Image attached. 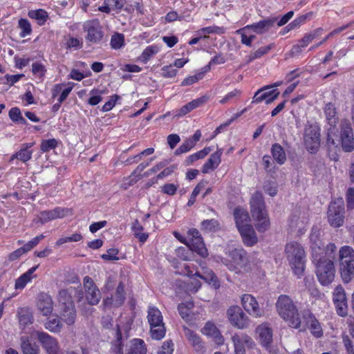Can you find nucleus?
I'll list each match as a JSON object with an SVG mask.
<instances>
[{
  "mask_svg": "<svg viewBox=\"0 0 354 354\" xmlns=\"http://www.w3.org/2000/svg\"><path fill=\"white\" fill-rule=\"evenodd\" d=\"M115 339L111 342V352L113 354H147V347L145 342L141 339H133L125 346L122 342V335L118 324L113 328Z\"/></svg>",
  "mask_w": 354,
  "mask_h": 354,
  "instance_id": "f257e3e1",
  "label": "nucleus"
},
{
  "mask_svg": "<svg viewBox=\"0 0 354 354\" xmlns=\"http://www.w3.org/2000/svg\"><path fill=\"white\" fill-rule=\"evenodd\" d=\"M276 308L279 315L286 321L289 325L294 328H299L301 326V319L299 317L298 310L292 299L287 295L279 296Z\"/></svg>",
  "mask_w": 354,
  "mask_h": 354,
  "instance_id": "f03ea898",
  "label": "nucleus"
},
{
  "mask_svg": "<svg viewBox=\"0 0 354 354\" xmlns=\"http://www.w3.org/2000/svg\"><path fill=\"white\" fill-rule=\"evenodd\" d=\"M250 208L252 216L257 223L255 226L260 232L266 231L270 226L268 214L265 209V203L261 192H256L250 199Z\"/></svg>",
  "mask_w": 354,
  "mask_h": 354,
  "instance_id": "7ed1b4c3",
  "label": "nucleus"
},
{
  "mask_svg": "<svg viewBox=\"0 0 354 354\" xmlns=\"http://www.w3.org/2000/svg\"><path fill=\"white\" fill-rule=\"evenodd\" d=\"M285 252L294 273L299 277L302 275L306 262L303 247L297 242H291L286 244Z\"/></svg>",
  "mask_w": 354,
  "mask_h": 354,
  "instance_id": "20e7f679",
  "label": "nucleus"
},
{
  "mask_svg": "<svg viewBox=\"0 0 354 354\" xmlns=\"http://www.w3.org/2000/svg\"><path fill=\"white\" fill-rule=\"evenodd\" d=\"M339 272L344 283H348L354 278V250L344 245L339 251Z\"/></svg>",
  "mask_w": 354,
  "mask_h": 354,
  "instance_id": "39448f33",
  "label": "nucleus"
},
{
  "mask_svg": "<svg viewBox=\"0 0 354 354\" xmlns=\"http://www.w3.org/2000/svg\"><path fill=\"white\" fill-rule=\"evenodd\" d=\"M313 261L316 262V274L319 281L324 286L330 283L334 280L335 273L333 261L324 254L319 255Z\"/></svg>",
  "mask_w": 354,
  "mask_h": 354,
  "instance_id": "423d86ee",
  "label": "nucleus"
},
{
  "mask_svg": "<svg viewBox=\"0 0 354 354\" xmlns=\"http://www.w3.org/2000/svg\"><path fill=\"white\" fill-rule=\"evenodd\" d=\"M147 320L150 325L152 339L157 340L162 339L165 335L166 329L160 310L155 306H149L147 310Z\"/></svg>",
  "mask_w": 354,
  "mask_h": 354,
  "instance_id": "0eeeda50",
  "label": "nucleus"
},
{
  "mask_svg": "<svg viewBox=\"0 0 354 354\" xmlns=\"http://www.w3.org/2000/svg\"><path fill=\"white\" fill-rule=\"evenodd\" d=\"M83 30L87 32L86 40L91 44H100L104 35L102 26L97 19L85 21Z\"/></svg>",
  "mask_w": 354,
  "mask_h": 354,
  "instance_id": "6e6552de",
  "label": "nucleus"
},
{
  "mask_svg": "<svg viewBox=\"0 0 354 354\" xmlns=\"http://www.w3.org/2000/svg\"><path fill=\"white\" fill-rule=\"evenodd\" d=\"M185 244L191 250L196 252L201 257L203 258L207 257V250L197 229L192 228L188 231V236Z\"/></svg>",
  "mask_w": 354,
  "mask_h": 354,
  "instance_id": "1a4fd4ad",
  "label": "nucleus"
},
{
  "mask_svg": "<svg viewBox=\"0 0 354 354\" xmlns=\"http://www.w3.org/2000/svg\"><path fill=\"white\" fill-rule=\"evenodd\" d=\"M231 263L226 264L229 270H234L236 273L241 272V270H246L249 265V260L247 252L239 248H235L230 252Z\"/></svg>",
  "mask_w": 354,
  "mask_h": 354,
  "instance_id": "9d476101",
  "label": "nucleus"
},
{
  "mask_svg": "<svg viewBox=\"0 0 354 354\" xmlns=\"http://www.w3.org/2000/svg\"><path fill=\"white\" fill-rule=\"evenodd\" d=\"M304 140L306 149L311 153H316L320 145L319 128L312 124L306 127Z\"/></svg>",
  "mask_w": 354,
  "mask_h": 354,
  "instance_id": "9b49d317",
  "label": "nucleus"
},
{
  "mask_svg": "<svg viewBox=\"0 0 354 354\" xmlns=\"http://www.w3.org/2000/svg\"><path fill=\"white\" fill-rule=\"evenodd\" d=\"M344 212V206L342 203H330L327 212L328 221L330 225L333 227H339L343 225Z\"/></svg>",
  "mask_w": 354,
  "mask_h": 354,
  "instance_id": "f8f14e48",
  "label": "nucleus"
},
{
  "mask_svg": "<svg viewBox=\"0 0 354 354\" xmlns=\"http://www.w3.org/2000/svg\"><path fill=\"white\" fill-rule=\"evenodd\" d=\"M227 315L233 326L239 329H243L248 326L249 319L239 306L230 307L227 310Z\"/></svg>",
  "mask_w": 354,
  "mask_h": 354,
  "instance_id": "ddd939ff",
  "label": "nucleus"
},
{
  "mask_svg": "<svg viewBox=\"0 0 354 354\" xmlns=\"http://www.w3.org/2000/svg\"><path fill=\"white\" fill-rule=\"evenodd\" d=\"M38 341L48 354H62L57 340L43 331L35 330Z\"/></svg>",
  "mask_w": 354,
  "mask_h": 354,
  "instance_id": "4468645a",
  "label": "nucleus"
},
{
  "mask_svg": "<svg viewBox=\"0 0 354 354\" xmlns=\"http://www.w3.org/2000/svg\"><path fill=\"white\" fill-rule=\"evenodd\" d=\"M333 301L338 315L346 317L348 314V304L345 290L342 286H337L333 293Z\"/></svg>",
  "mask_w": 354,
  "mask_h": 354,
  "instance_id": "2eb2a0df",
  "label": "nucleus"
},
{
  "mask_svg": "<svg viewBox=\"0 0 354 354\" xmlns=\"http://www.w3.org/2000/svg\"><path fill=\"white\" fill-rule=\"evenodd\" d=\"M340 142L342 149L345 152H351L354 149V138L353 129L347 121L341 123Z\"/></svg>",
  "mask_w": 354,
  "mask_h": 354,
  "instance_id": "dca6fc26",
  "label": "nucleus"
},
{
  "mask_svg": "<svg viewBox=\"0 0 354 354\" xmlns=\"http://www.w3.org/2000/svg\"><path fill=\"white\" fill-rule=\"evenodd\" d=\"M84 288L88 304L97 305L101 299V292L91 277L86 276L84 278Z\"/></svg>",
  "mask_w": 354,
  "mask_h": 354,
  "instance_id": "f3484780",
  "label": "nucleus"
},
{
  "mask_svg": "<svg viewBox=\"0 0 354 354\" xmlns=\"http://www.w3.org/2000/svg\"><path fill=\"white\" fill-rule=\"evenodd\" d=\"M125 299L124 286L122 282H120L115 290L114 295L107 297L103 300V306L105 308H118L124 304Z\"/></svg>",
  "mask_w": 354,
  "mask_h": 354,
  "instance_id": "a211bd4d",
  "label": "nucleus"
},
{
  "mask_svg": "<svg viewBox=\"0 0 354 354\" xmlns=\"http://www.w3.org/2000/svg\"><path fill=\"white\" fill-rule=\"evenodd\" d=\"M243 308L251 315L259 317L263 315V310L259 308V303L254 297L250 294H244L241 297Z\"/></svg>",
  "mask_w": 354,
  "mask_h": 354,
  "instance_id": "6ab92c4d",
  "label": "nucleus"
},
{
  "mask_svg": "<svg viewBox=\"0 0 354 354\" xmlns=\"http://www.w3.org/2000/svg\"><path fill=\"white\" fill-rule=\"evenodd\" d=\"M235 354H245L244 344L251 348L254 344L252 339L245 333H235L232 337Z\"/></svg>",
  "mask_w": 354,
  "mask_h": 354,
  "instance_id": "aec40b11",
  "label": "nucleus"
},
{
  "mask_svg": "<svg viewBox=\"0 0 354 354\" xmlns=\"http://www.w3.org/2000/svg\"><path fill=\"white\" fill-rule=\"evenodd\" d=\"M276 17H269L264 20L260 21L258 23H254L251 25H248L243 28L236 30V33H241L243 31H245L249 29H252L254 32L257 34H263L268 31L271 27H272L274 23L277 21Z\"/></svg>",
  "mask_w": 354,
  "mask_h": 354,
  "instance_id": "412c9836",
  "label": "nucleus"
},
{
  "mask_svg": "<svg viewBox=\"0 0 354 354\" xmlns=\"http://www.w3.org/2000/svg\"><path fill=\"white\" fill-rule=\"evenodd\" d=\"M310 240L311 243L312 255L313 259H317L319 255H323L324 251V245L320 239V231L317 228H313L310 234Z\"/></svg>",
  "mask_w": 354,
  "mask_h": 354,
  "instance_id": "4be33fe9",
  "label": "nucleus"
},
{
  "mask_svg": "<svg viewBox=\"0 0 354 354\" xmlns=\"http://www.w3.org/2000/svg\"><path fill=\"white\" fill-rule=\"evenodd\" d=\"M69 212L70 210L68 209L58 207L51 210L41 212L39 219L41 223H45L52 220L64 218Z\"/></svg>",
  "mask_w": 354,
  "mask_h": 354,
  "instance_id": "5701e85b",
  "label": "nucleus"
},
{
  "mask_svg": "<svg viewBox=\"0 0 354 354\" xmlns=\"http://www.w3.org/2000/svg\"><path fill=\"white\" fill-rule=\"evenodd\" d=\"M256 332L259 335L261 344L270 352V348L272 342V329L266 324H263L257 328Z\"/></svg>",
  "mask_w": 354,
  "mask_h": 354,
  "instance_id": "b1692460",
  "label": "nucleus"
},
{
  "mask_svg": "<svg viewBox=\"0 0 354 354\" xmlns=\"http://www.w3.org/2000/svg\"><path fill=\"white\" fill-rule=\"evenodd\" d=\"M303 318L306 321L311 334L314 337L319 338L323 335L321 324L314 315L310 312H306L304 314Z\"/></svg>",
  "mask_w": 354,
  "mask_h": 354,
  "instance_id": "393cba45",
  "label": "nucleus"
},
{
  "mask_svg": "<svg viewBox=\"0 0 354 354\" xmlns=\"http://www.w3.org/2000/svg\"><path fill=\"white\" fill-rule=\"evenodd\" d=\"M37 306L44 316L50 315L53 310V301L51 297L45 293L40 294L38 297Z\"/></svg>",
  "mask_w": 354,
  "mask_h": 354,
  "instance_id": "a878e982",
  "label": "nucleus"
},
{
  "mask_svg": "<svg viewBox=\"0 0 354 354\" xmlns=\"http://www.w3.org/2000/svg\"><path fill=\"white\" fill-rule=\"evenodd\" d=\"M243 239V243L248 246H252L257 243L254 230L252 225H248L238 229Z\"/></svg>",
  "mask_w": 354,
  "mask_h": 354,
  "instance_id": "bb28decb",
  "label": "nucleus"
},
{
  "mask_svg": "<svg viewBox=\"0 0 354 354\" xmlns=\"http://www.w3.org/2000/svg\"><path fill=\"white\" fill-rule=\"evenodd\" d=\"M185 335L197 353L203 354L205 351V348L198 335L187 328H185Z\"/></svg>",
  "mask_w": 354,
  "mask_h": 354,
  "instance_id": "cd10ccee",
  "label": "nucleus"
},
{
  "mask_svg": "<svg viewBox=\"0 0 354 354\" xmlns=\"http://www.w3.org/2000/svg\"><path fill=\"white\" fill-rule=\"evenodd\" d=\"M60 317L67 324L73 325L76 319V309L74 304H69V306H63L60 308Z\"/></svg>",
  "mask_w": 354,
  "mask_h": 354,
  "instance_id": "c85d7f7f",
  "label": "nucleus"
},
{
  "mask_svg": "<svg viewBox=\"0 0 354 354\" xmlns=\"http://www.w3.org/2000/svg\"><path fill=\"white\" fill-rule=\"evenodd\" d=\"M223 153L222 149H218L217 151L212 153L207 161L203 165L202 167V172L203 174L208 173L210 170L216 169L221 162V156Z\"/></svg>",
  "mask_w": 354,
  "mask_h": 354,
  "instance_id": "c756f323",
  "label": "nucleus"
},
{
  "mask_svg": "<svg viewBox=\"0 0 354 354\" xmlns=\"http://www.w3.org/2000/svg\"><path fill=\"white\" fill-rule=\"evenodd\" d=\"M202 332L207 336L214 337L217 344L221 345L223 344L224 338L220 333L217 327L213 323H206L202 329Z\"/></svg>",
  "mask_w": 354,
  "mask_h": 354,
  "instance_id": "7c9ffc66",
  "label": "nucleus"
},
{
  "mask_svg": "<svg viewBox=\"0 0 354 354\" xmlns=\"http://www.w3.org/2000/svg\"><path fill=\"white\" fill-rule=\"evenodd\" d=\"M20 345L23 354H39V346L36 343H31L28 336L21 337Z\"/></svg>",
  "mask_w": 354,
  "mask_h": 354,
  "instance_id": "2f4dec72",
  "label": "nucleus"
},
{
  "mask_svg": "<svg viewBox=\"0 0 354 354\" xmlns=\"http://www.w3.org/2000/svg\"><path fill=\"white\" fill-rule=\"evenodd\" d=\"M32 146V142L24 144L21 149L11 156L10 160L18 159L23 162L28 161L32 157V150L30 148Z\"/></svg>",
  "mask_w": 354,
  "mask_h": 354,
  "instance_id": "473e14b6",
  "label": "nucleus"
},
{
  "mask_svg": "<svg viewBox=\"0 0 354 354\" xmlns=\"http://www.w3.org/2000/svg\"><path fill=\"white\" fill-rule=\"evenodd\" d=\"M324 111L326 119L330 126V128L335 127L339 119L335 105L331 102L327 103L324 106Z\"/></svg>",
  "mask_w": 354,
  "mask_h": 354,
  "instance_id": "72a5a7b5",
  "label": "nucleus"
},
{
  "mask_svg": "<svg viewBox=\"0 0 354 354\" xmlns=\"http://www.w3.org/2000/svg\"><path fill=\"white\" fill-rule=\"evenodd\" d=\"M19 322L20 326L24 329L26 326L30 325L33 322L32 313L28 308H21L17 310Z\"/></svg>",
  "mask_w": 354,
  "mask_h": 354,
  "instance_id": "f704fd0d",
  "label": "nucleus"
},
{
  "mask_svg": "<svg viewBox=\"0 0 354 354\" xmlns=\"http://www.w3.org/2000/svg\"><path fill=\"white\" fill-rule=\"evenodd\" d=\"M236 225L238 229L250 225V216L247 211L241 208H236L234 212Z\"/></svg>",
  "mask_w": 354,
  "mask_h": 354,
  "instance_id": "c9c22d12",
  "label": "nucleus"
},
{
  "mask_svg": "<svg viewBox=\"0 0 354 354\" xmlns=\"http://www.w3.org/2000/svg\"><path fill=\"white\" fill-rule=\"evenodd\" d=\"M271 153L275 162L283 165L286 161V154L284 149L278 143H274L271 147Z\"/></svg>",
  "mask_w": 354,
  "mask_h": 354,
  "instance_id": "e433bc0d",
  "label": "nucleus"
},
{
  "mask_svg": "<svg viewBox=\"0 0 354 354\" xmlns=\"http://www.w3.org/2000/svg\"><path fill=\"white\" fill-rule=\"evenodd\" d=\"M28 16L31 19L37 20L39 26L44 25L48 18L47 12L43 9L30 10L28 12Z\"/></svg>",
  "mask_w": 354,
  "mask_h": 354,
  "instance_id": "4c0bfd02",
  "label": "nucleus"
},
{
  "mask_svg": "<svg viewBox=\"0 0 354 354\" xmlns=\"http://www.w3.org/2000/svg\"><path fill=\"white\" fill-rule=\"evenodd\" d=\"M62 323L61 322L60 319L58 318V317H55L51 319H49L46 323H45V328L46 329L48 330L49 331L52 333H59L62 328Z\"/></svg>",
  "mask_w": 354,
  "mask_h": 354,
  "instance_id": "58836bf2",
  "label": "nucleus"
},
{
  "mask_svg": "<svg viewBox=\"0 0 354 354\" xmlns=\"http://www.w3.org/2000/svg\"><path fill=\"white\" fill-rule=\"evenodd\" d=\"M323 29L318 28L310 33L304 35V36L299 41V43H302L303 46H307L313 39L321 35Z\"/></svg>",
  "mask_w": 354,
  "mask_h": 354,
  "instance_id": "ea45409f",
  "label": "nucleus"
},
{
  "mask_svg": "<svg viewBox=\"0 0 354 354\" xmlns=\"http://www.w3.org/2000/svg\"><path fill=\"white\" fill-rule=\"evenodd\" d=\"M273 47V44H270L266 46L259 48L256 51L251 53L248 57L247 62L249 63L256 59L260 58L265 54L268 53Z\"/></svg>",
  "mask_w": 354,
  "mask_h": 354,
  "instance_id": "a19ab883",
  "label": "nucleus"
},
{
  "mask_svg": "<svg viewBox=\"0 0 354 354\" xmlns=\"http://www.w3.org/2000/svg\"><path fill=\"white\" fill-rule=\"evenodd\" d=\"M111 46L112 48L118 50L124 45V36L122 33L115 32L111 36Z\"/></svg>",
  "mask_w": 354,
  "mask_h": 354,
  "instance_id": "79ce46f5",
  "label": "nucleus"
},
{
  "mask_svg": "<svg viewBox=\"0 0 354 354\" xmlns=\"http://www.w3.org/2000/svg\"><path fill=\"white\" fill-rule=\"evenodd\" d=\"M59 302L60 308L63 306H69V304H74L71 294L67 290L63 289L59 292Z\"/></svg>",
  "mask_w": 354,
  "mask_h": 354,
  "instance_id": "37998d69",
  "label": "nucleus"
},
{
  "mask_svg": "<svg viewBox=\"0 0 354 354\" xmlns=\"http://www.w3.org/2000/svg\"><path fill=\"white\" fill-rule=\"evenodd\" d=\"M19 28L21 30L20 36L25 37L32 32V28L30 22L26 19H21L18 22Z\"/></svg>",
  "mask_w": 354,
  "mask_h": 354,
  "instance_id": "c03bdc74",
  "label": "nucleus"
},
{
  "mask_svg": "<svg viewBox=\"0 0 354 354\" xmlns=\"http://www.w3.org/2000/svg\"><path fill=\"white\" fill-rule=\"evenodd\" d=\"M201 228L207 232L216 231L220 228L218 221L215 219L204 220L201 223Z\"/></svg>",
  "mask_w": 354,
  "mask_h": 354,
  "instance_id": "a18cd8bd",
  "label": "nucleus"
},
{
  "mask_svg": "<svg viewBox=\"0 0 354 354\" xmlns=\"http://www.w3.org/2000/svg\"><path fill=\"white\" fill-rule=\"evenodd\" d=\"M195 146L194 143L189 138L184 141V142L176 149L174 154L179 156L182 153H187L190 151Z\"/></svg>",
  "mask_w": 354,
  "mask_h": 354,
  "instance_id": "49530a36",
  "label": "nucleus"
},
{
  "mask_svg": "<svg viewBox=\"0 0 354 354\" xmlns=\"http://www.w3.org/2000/svg\"><path fill=\"white\" fill-rule=\"evenodd\" d=\"M82 239V236L80 234L75 233L73 234L71 236H66V237H62L59 239L56 242L57 246H60L64 243H66L67 242H77Z\"/></svg>",
  "mask_w": 354,
  "mask_h": 354,
  "instance_id": "de8ad7c7",
  "label": "nucleus"
},
{
  "mask_svg": "<svg viewBox=\"0 0 354 354\" xmlns=\"http://www.w3.org/2000/svg\"><path fill=\"white\" fill-rule=\"evenodd\" d=\"M263 164L264 166V169L268 173L274 172L275 164L274 160H273L272 158L268 155H265L263 157Z\"/></svg>",
  "mask_w": 354,
  "mask_h": 354,
  "instance_id": "09e8293b",
  "label": "nucleus"
},
{
  "mask_svg": "<svg viewBox=\"0 0 354 354\" xmlns=\"http://www.w3.org/2000/svg\"><path fill=\"white\" fill-rule=\"evenodd\" d=\"M269 86H265L264 87L259 89L255 93L253 97L252 103H259L262 101L267 100L266 99V92L262 93L265 90L269 89Z\"/></svg>",
  "mask_w": 354,
  "mask_h": 354,
  "instance_id": "8fccbe9b",
  "label": "nucleus"
},
{
  "mask_svg": "<svg viewBox=\"0 0 354 354\" xmlns=\"http://www.w3.org/2000/svg\"><path fill=\"white\" fill-rule=\"evenodd\" d=\"M30 281L31 279L28 277L23 274L16 279L15 288L16 290H22L25 288L26 284Z\"/></svg>",
  "mask_w": 354,
  "mask_h": 354,
  "instance_id": "3c124183",
  "label": "nucleus"
},
{
  "mask_svg": "<svg viewBox=\"0 0 354 354\" xmlns=\"http://www.w3.org/2000/svg\"><path fill=\"white\" fill-rule=\"evenodd\" d=\"M178 186L174 183H166L161 187V192L167 195H174L178 189Z\"/></svg>",
  "mask_w": 354,
  "mask_h": 354,
  "instance_id": "603ef678",
  "label": "nucleus"
},
{
  "mask_svg": "<svg viewBox=\"0 0 354 354\" xmlns=\"http://www.w3.org/2000/svg\"><path fill=\"white\" fill-rule=\"evenodd\" d=\"M57 145L55 139H50L42 141L41 144V150L44 152L48 151L50 149H55Z\"/></svg>",
  "mask_w": 354,
  "mask_h": 354,
  "instance_id": "864d4df0",
  "label": "nucleus"
},
{
  "mask_svg": "<svg viewBox=\"0 0 354 354\" xmlns=\"http://www.w3.org/2000/svg\"><path fill=\"white\" fill-rule=\"evenodd\" d=\"M204 75V72H200L194 75L189 76L187 78H185L181 83L182 86H187L191 85L198 80L203 79Z\"/></svg>",
  "mask_w": 354,
  "mask_h": 354,
  "instance_id": "5fc2aeb1",
  "label": "nucleus"
},
{
  "mask_svg": "<svg viewBox=\"0 0 354 354\" xmlns=\"http://www.w3.org/2000/svg\"><path fill=\"white\" fill-rule=\"evenodd\" d=\"M32 72L34 75H36L40 77L44 76L46 70L44 65L41 63L35 62L32 65Z\"/></svg>",
  "mask_w": 354,
  "mask_h": 354,
  "instance_id": "6e6d98bb",
  "label": "nucleus"
},
{
  "mask_svg": "<svg viewBox=\"0 0 354 354\" xmlns=\"http://www.w3.org/2000/svg\"><path fill=\"white\" fill-rule=\"evenodd\" d=\"M44 236L41 234L32 239L31 241H28L27 243L24 244L22 247L26 252L30 251L32 248L35 247L41 240L44 239Z\"/></svg>",
  "mask_w": 354,
  "mask_h": 354,
  "instance_id": "4d7b16f0",
  "label": "nucleus"
},
{
  "mask_svg": "<svg viewBox=\"0 0 354 354\" xmlns=\"http://www.w3.org/2000/svg\"><path fill=\"white\" fill-rule=\"evenodd\" d=\"M118 252V250L116 248H110L106 251V254L102 255V258L106 261L118 260L119 258L117 257Z\"/></svg>",
  "mask_w": 354,
  "mask_h": 354,
  "instance_id": "13d9d810",
  "label": "nucleus"
},
{
  "mask_svg": "<svg viewBox=\"0 0 354 354\" xmlns=\"http://www.w3.org/2000/svg\"><path fill=\"white\" fill-rule=\"evenodd\" d=\"M193 306L192 304H180L178 306V310L180 316L185 319L189 317V309Z\"/></svg>",
  "mask_w": 354,
  "mask_h": 354,
  "instance_id": "bf43d9fd",
  "label": "nucleus"
},
{
  "mask_svg": "<svg viewBox=\"0 0 354 354\" xmlns=\"http://www.w3.org/2000/svg\"><path fill=\"white\" fill-rule=\"evenodd\" d=\"M335 134V127L329 128L328 130V135H327V145L329 147H337L339 145V140H335L333 138V135Z\"/></svg>",
  "mask_w": 354,
  "mask_h": 354,
  "instance_id": "052dcab7",
  "label": "nucleus"
},
{
  "mask_svg": "<svg viewBox=\"0 0 354 354\" xmlns=\"http://www.w3.org/2000/svg\"><path fill=\"white\" fill-rule=\"evenodd\" d=\"M120 98V97L118 95H112L111 99L109 101H107L102 106V111L106 112L111 110L114 107L116 101Z\"/></svg>",
  "mask_w": 354,
  "mask_h": 354,
  "instance_id": "680f3d73",
  "label": "nucleus"
},
{
  "mask_svg": "<svg viewBox=\"0 0 354 354\" xmlns=\"http://www.w3.org/2000/svg\"><path fill=\"white\" fill-rule=\"evenodd\" d=\"M343 343L348 354H354V348L352 340L348 335H343Z\"/></svg>",
  "mask_w": 354,
  "mask_h": 354,
  "instance_id": "e2e57ef3",
  "label": "nucleus"
},
{
  "mask_svg": "<svg viewBox=\"0 0 354 354\" xmlns=\"http://www.w3.org/2000/svg\"><path fill=\"white\" fill-rule=\"evenodd\" d=\"M346 203L348 209H354V188L350 187L347 190Z\"/></svg>",
  "mask_w": 354,
  "mask_h": 354,
  "instance_id": "0e129e2a",
  "label": "nucleus"
},
{
  "mask_svg": "<svg viewBox=\"0 0 354 354\" xmlns=\"http://www.w3.org/2000/svg\"><path fill=\"white\" fill-rule=\"evenodd\" d=\"M279 91L277 89H273L266 92V103L267 104L272 103L274 101L279 95Z\"/></svg>",
  "mask_w": 354,
  "mask_h": 354,
  "instance_id": "69168bd1",
  "label": "nucleus"
},
{
  "mask_svg": "<svg viewBox=\"0 0 354 354\" xmlns=\"http://www.w3.org/2000/svg\"><path fill=\"white\" fill-rule=\"evenodd\" d=\"M105 3L117 10H121L126 3V0H104Z\"/></svg>",
  "mask_w": 354,
  "mask_h": 354,
  "instance_id": "338daca9",
  "label": "nucleus"
},
{
  "mask_svg": "<svg viewBox=\"0 0 354 354\" xmlns=\"http://www.w3.org/2000/svg\"><path fill=\"white\" fill-rule=\"evenodd\" d=\"M162 75L165 77H173L176 76L177 73V70L174 68L172 66H164L162 69Z\"/></svg>",
  "mask_w": 354,
  "mask_h": 354,
  "instance_id": "774afa93",
  "label": "nucleus"
}]
</instances>
